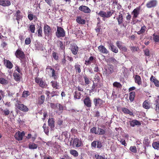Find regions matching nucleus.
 <instances>
[{
    "label": "nucleus",
    "instance_id": "obj_1",
    "mask_svg": "<svg viewBox=\"0 0 159 159\" xmlns=\"http://www.w3.org/2000/svg\"><path fill=\"white\" fill-rule=\"evenodd\" d=\"M113 14V12H111L110 11H107L105 12L104 11H100L98 14L99 16L103 18V20H105V18H109Z\"/></svg>",
    "mask_w": 159,
    "mask_h": 159
},
{
    "label": "nucleus",
    "instance_id": "obj_2",
    "mask_svg": "<svg viewBox=\"0 0 159 159\" xmlns=\"http://www.w3.org/2000/svg\"><path fill=\"white\" fill-rule=\"evenodd\" d=\"M93 102L96 107L99 108L103 107L105 102L99 98H97L93 99Z\"/></svg>",
    "mask_w": 159,
    "mask_h": 159
},
{
    "label": "nucleus",
    "instance_id": "obj_3",
    "mask_svg": "<svg viewBox=\"0 0 159 159\" xmlns=\"http://www.w3.org/2000/svg\"><path fill=\"white\" fill-rule=\"evenodd\" d=\"M47 69H49L50 76L53 78L54 80H56L59 77L58 74L55 70L51 67V66H48Z\"/></svg>",
    "mask_w": 159,
    "mask_h": 159
},
{
    "label": "nucleus",
    "instance_id": "obj_4",
    "mask_svg": "<svg viewBox=\"0 0 159 159\" xmlns=\"http://www.w3.org/2000/svg\"><path fill=\"white\" fill-rule=\"evenodd\" d=\"M56 35L58 38L64 37L65 35V31L63 28L57 26Z\"/></svg>",
    "mask_w": 159,
    "mask_h": 159
},
{
    "label": "nucleus",
    "instance_id": "obj_5",
    "mask_svg": "<svg viewBox=\"0 0 159 159\" xmlns=\"http://www.w3.org/2000/svg\"><path fill=\"white\" fill-rule=\"evenodd\" d=\"M84 106L86 107L90 108L92 107V102L91 98L88 96H85L83 100Z\"/></svg>",
    "mask_w": 159,
    "mask_h": 159
},
{
    "label": "nucleus",
    "instance_id": "obj_6",
    "mask_svg": "<svg viewBox=\"0 0 159 159\" xmlns=\"http://www.w3.org/2000/svg\"><path fill=\"white\" fill-rule=\"evenodd\" d=\"M35 82L39 84V86L42 88H45L47 84L46 82L43 80L42 78L35 77L34 79Z\"/></svg>",
    "mask_w": 159,
    "mask_h": 159
},
{
    "label": "nucleus",
    "instance_id": "obj_7",
    "mask_svg": "<svg viewBox=\"0 0 159 159\" xmlns=\"http://www.w3.org/2000/svg\"><path fill=\"white\" fill-rule=\"evenodd\" d=\"M15 55L17 58L20 59H23L25 58V54L21 48L16 50L15 53Z\"/></svg>",
    "mask_w": 159,
    "mask_h": 159
},
{
    "label": "nucleus",
    "instance_id": "obj_8",
    "mask_svg": "<svg viewBox=\"0 0 159 159\" xmlns=\"http://www.w3.org/2000/svg\"><path fill=\"white\" fill-rule=\"evenodd\" d=\"M14 19L16 20L18 24H19L20 20H21L23 18V16L21 15V13L19 10H18L16 11V12L14 16Z\"/></svg>",
    "mask_w": 159,
    "mask_h": 159
},
{
    "label": "nucleus",
    "instance_id": "obj_9",
    "mask_svg": "<svg viewBox=\"0 0 159 159\" xmlns=\"http://www.w3.org/2000/svg\"><path fill=\"white\" fill-rule=\"evenodd\" d=\"M43 29L44 34L45 36L48 37L51 34V29L50 26L46 24H45L44 26Z\"/></svg>",
    "mask_w": 159,
    "mask_h": 159
},
{
    "label": "nucleus",
    "instance_id": "obj_10",
    "mask_svg": "<svg viewBox=\"0 0 159 159\" xmlns=\"http://www.w3.org/2000/svg\"><path fill=\"white\" fill-rule=\"evenodd\" d=\"M16 106L18 109L22 111L26 112L29 111L27 107L23 104L18 103L16 105Z\"/></svg>",
    "mask_w": 159,
    "mask_h": 159
},
{
    "label": "nucleus",
    "instance_id": "obj_11",
    "mask_svg": "<svg viewBox=\"0 0 159 159\" xmlns=\"http://www.w3.org/2000/svg\"><path fill=\"white\" fill-rule=\"evenodd\" d=\"M157 0H151L147 3L146 6L148 8L154 7L157 6Z\"/></svg>",
    "mask_w": 159,
    "mask_h": 159
},
{
    "label": "nucleus",
    "instance_id": "obj_12",
    "mask_svg": "<svg viewBox=\"0 0 159 159\" xmlns=\"http://www.w3.org/2000/svg\"><path fill=\"white\" fill-rule=\"evenodd\" d=\"M79 9L80 11L86 13H90L91 11V9L88 7L84 5L80 6Z\"/></svg>",
    "mask_w": 159,
    "mask_h": 159
},
{
    "label": "nucleus",
    "instance_id": "obj_13",
    "mask_svg": "<svg viewBox=\"0 0 159 159\" xmlns=\"http://www.w3.org/2000/svg\"><path fill=\"white\" fill-rule=\"evenodd\" d=\"M91 145L94 148L97 147L98 148H100L102 147V144L101 141H94L91 143Z\"/></svg>",
    "mask_w": 159,
    "mask_h": 159
},
{
    "label": "nucleus",
    "instance_id": "obj_14",
    "mask_svg": "<svg viewBox=\"0 0 159 159\" xmlns=\"http://www.w3.org/2000/svg\"><path fill=\"white\" fill-rule=\"evenodd\" d=\"M25 135V133L24 131H22L21 132L20 131H18L15 134L14 137L16 140L18 141H21L22 140L23 136Z\"/></svg>",
    "mask_w": 159,
    "mask_h": 159
},
{
    "label": "nucleus",
    "instance_id": "obj_15",
    "mask_svg": "<svg viewBox=\"0 0 159 159\" xmlns=\"http://www.w3.org/2000/svg\"><path fill=\"white\" fill-rule=\"evenodd\" d=\"M48 126L50 127L51 130H53L55 126V121L53 118H49L48 120Z\"/></svg>",
    "mask_w": 159,
    "mask_h": 159
},
{
    "label": "nucleus",
    "instance_id": "obj_16",
    "mask_svg": "<svg viewBox=\"0 0 159 159\" xmlns=\"http://www.w3.org/2000/svg\"><path fill=\"white\" fill-rule=\"evenodd\" d=\"M72 145L75 146L76 147H80L81 145V140L77 138H74L72 142Z\"/></svg>",
    "mask_w": 159,
    "mask_h": 159
},
{
    "label": "nucleus",
    "instance_id": "obj_17",
    "mask_svg": "<svg viewBox=\"0 0 159 159\" xmlns=\"http://www.w3.org/2000/svg\"><path fill=\"white\" fill-rule=\"evenodd\" d=\"M11 5L10 0H0V5L3 7H8Z\"/></svg>",
    "mask_w": 159,
    "mask_h": 159
},
{
    "label": "nucleus",
    "instance_id": "obj_18",
    "mask_svg": "<svg viewBox=\"0 0 159 159\" xmlns=\"http://www.w3.org/2000/svg\"><path fill=\"white\" fill-rule=\"evenodd\" d=\"M143 107L144 108L147 109L150 108L151 107V105L150 101L148 100H145L143 104Z\"/></svg>",
    "mask_w": 159,
    "mask_h": 159
},
{
    "label": "nucleus",
    "instance_id": "obj_19",
    "mask_svg": "<svg viewBox=\"0 0 159 159\" xmlns=\"http://www.w3.org/2000/svg\"><path fill=\"white\" fill-rule=\"evenodd\" d=\"M4 63L7 68L11 69L13 67L12 63L9 60L4 59Z\"/></svg>",
    "mask_w": 159,
    "mask_h": 159
},
{
    "label": "nucleus",
    "instance_id": "obj_20",
    "mask_svg": "<svg viewBox=\"0 0 159 159\" xmlns=\"http://www.w3.org/2000/svg\"><path fill=\"white\" fill-rule=\"evenodd\" d=\"M150 81L154 84L157 87H159V81L155 77L152 75L150 78Z\"/></svg>",
    "mask_w": 159,
    "mask_h": 159
},
{
    "label": "nucleus",
    "instance_id": "obj_21",
    "mask_svg": "<svg viewBox=\"0 0 159 159\" xmlns=\"http://www.w3.org/2000/svg\"><path fill=\"white\" fill-rule=\"evenodd\" d=\"M98 49L100 52L102 53L107 54L108 53V51L103 45H101L99 46Z\"/></svg>",
    "mask_w": 159,
    "mask_h": 159
},
{
    "label": "nucleus",
    "instance_id": "obj_22",
    "mask_svg": "<svg viewBox=\"0 0 159 159\" xmlns=\"http://www.w3.org/2000/svg\"><path fill=\"white\" fill-rule=\"evenodd\" d=\"M140 9L139 8H136L134 9L132 12V13L133 14V19H135L138 17L139 14Z\"/></svg>",
    "mask_w": 159,
    "mask_h": 159
},
{
    "label": "nucleus",
    "instance_id": "obj_23",
    "mask_svg": "<svg viewBox=\"0 0 159 159\" xmlns=\"http://www.w3.org/2000/svg\"><path fill=\"white\" fill-rule=\"evenodd\" d=\"M13 76L15 81L17 82L20 81L21 76L19 73H18L15 71L13 74Z\"/></svg>",
    "mask_w": 159,
    "mask_h": 159
},
{
    "label": "nucleus",
    "instance_id": "obj_24",
    "mask_svg": "<svg viewBox=\"0 0 159 159\" xmlns=\"http://www.w3.org/2000/svg\"><path fill=\"white\" fill-rule=\"evenodd\" d=\"M121 111L125 114H128L130 116H133L134 113L133 112L130 111L128 108L126 107H122L121 109Z\"/></svg>",
    "mask_w": 159,
    "mask_h": 159
},
{
    "label": "nucleus",
    "instance_id": "obj_25",
    "mask_svg": "<svg viewBox=\"0 0 159 159\" xmlns=\"http://www.w3.org/2000/svg\"><path fill=\"white\" fill-rule=\"evenodd\" d=\"M51 85L54 89H59V84L57 81H52L51 82Z\"/></svg>",
    "mask_w": 159,
    "mask_h": 159
},
{
    "label": "nucleus",
    "instance_id": "obj_26",
    "mask_svg": "<svg viewBox=\"0 0 159 159\" xmlns=\"http://www.w3.org/2000/svg\"><path fill=\"white\" fill-rule=\"evenodd\" d=\"M134 79L135 83L139 85H140L142 84V80L140 76L136 75Z\"/></svg>",
    "mask_w": 159,
    "mask_h": 159
},
{
    "label": "nucleus",
    "instance_id": "obj_27",
    "mask_svg": "<svg viewBox=\"0 0 159 159\" xmlns=\"http://www.w3.org/2000/svg\"><path fill=\"white\" fill-rule=\"evenodd\" d=\"M141 125V123L136 120H134L130 121V125L131 126L134 127L135 125Z\"/></svg>",
    "mask_w": 159,
    "mask_h": 159
},
{
    "label": "nucleus",
    "instance_id": "obj_28",
    "mask_svg": "<svg viewBox=\"0 0 159 159\" xmlns=\"http://www.w3.org/2000/svg\"><path fill=\"white\" fill-rule=\"evenodd\" d=\"M78 47L77 45H74L72 46L71 50L72 53L75 55L77 54L78 51Z\"/></svg>",
    "mask_w": 159,
    "mask_h": 159
},
{
    "label": "nucleus",
    "instance_id": "obj_29",
    "mask_svg": "<svg viewBox=\"0 0 159 159\" xmlns=\"http://www.w3.org/2000/svg\"><path fill=\"white\" fill-rule=\"evenodd\" d=\"M76 22L79 24L84 25L85 23V20L81 18L80 16H77L76 19Z\"/></svg>",
    "mask_w": 159,
    "mask_h": 159
},
{
    "label": "nucleus",
    "instance_id": "obj_30",
    "mask_svg": "<svg viewBox=\"0 0 159 159\" xmlns=\"http://www.w3.org/2000/svg\"><path fill=\"white\" fill-rule=\"evenodd\" d=\"M146 29L147 28L146 26L144 25H143L142 26L140 30L137 32V33L139 35L143 34L145 32Z\"/></svg>",
    "mask_w": 159,
    "mask_h": 159
},
{
    "label": "nucleus",
    "instance_id": "obj_31",
    "mask_svg": "<svg viewBox=\"0 0 159 159\" xmlns=\"http://www.w3.org/2000/svg\"><path fill=\"white\" fill-rule=\"evenodd\" d=\"M45 99V96L43 95H42L38 98V104L41 105L43 104Z\"/></svg>",
    "mask_w": 159,
    "mask_h": 159
},
{
    "label": "nucleus",
    "instance_id": "obj_32",
    "mask_svg": "<svg viewBox=\"0 0 159 159\" xmlns=\"http://www.w3.org/2000/svg\"><path fill=\"white\" fill-rule=\"evenodd\" d=\"M82 93L77 91H75L74 93V97L75 99H80L81 98Z\"/></svg>",
    "mask_w": 159,
    "mask_h": 159
},
{
    "label": "nucleus",
    "instance_id": "obj_33",
    "mask_svg": "<svg viewBox=\"0 0 159 159\" xmlns=\"http://www.w3.org/2000/svg\"><path fill=\"white\" fill-rule=\"evenodd\" d=\"M135 96V93L134 92H131L129 94V99L131 102L133 101Z\"/></svg>",
    "mask_w": 159,
    "mask_h": 159
},
{
    "label": "nucleus",
    "instance_id": "obj_34",
    "mask_svg": "<svg viewBox=\"0 0 159 159\" xmlns=\"http://www.w3.org/2000/svg\"><path fill=\"white\" fill-rule=\"evenodd\" d=\"M116 19L118 21V24L119 25L121 24L123 22V16L122 14L120 13L118 17L116 18Z\"/></svg>",
    "mask_w": 159,
    "mask_h": 159
},
{
    "label": "nucleus",
    "instance_id": "obj_35",
    "mask_svg": "<svg viewBox=\"0 0 159 159\" xmlns=\"http://www.w3.org/2000/svg\"><path fill=\"white\" fill-rule=\"evenodd\" d=\"M28 30L30 31L31 33H34L35 30V25L32 23L30 25L29 27Z\"/></svg>",
    "mask_w": 159,
    "mask_h": 159
},
{
    "label": "nucleus",
    "instance_id": "obj_36",
    "mask_svg": "<svg viewBox=\"0 0 159 159\" xmlns=\"http://www.w3.org/2000/svg\"><path fill=\"white\" fill-rule=\"evenodd\" d=\"M1 111L2 112L1 114L3 116H7L10 114V111L8 109H6L3 110V109H1Z\"/></svg>",
    "mask_w": 159,
    "mask_h": 159
},
{
    "label": "nucleus",
    "instance_id": "obj_37",
    "mask_svg": "<svg viewBox=\"0 0 159 159\" xmlns=\"http://www.w3.org/2000/svg\"><path fill=\"white\" fill-rule=\"evenodd\" d=\"M81 66L79 64L76 63L75 66V72L77 73H80L81 72V70L80 69Z\"/></svg>",
    "mask_w": 159,
    "mask_h": 159
},
{
    "label": "nucleus",
    "instance_id": "obj_38",
    "mask_svg": "<svg viewBox=\"0 0 159 159\" xmlns=\"http://www.w3.org/2000/svg\"><path fill=\"white\" fill-rule=\"evenodd\" d=\"M44 131L47 135H49V127L48 126L46 123H44L43 126Z\"/></svg>",
    "mask_w": 159,
    "mask_h": 159
},
{
    "label": "nucleus",
    "instance_id": "obj_39",
    "mask_svg": "<svg viewBox=\"0 0 159 159\" xmlns=\"http://www.w3.org/2000/svg\"><path fill=\"white\" fill-rule=\"evenodd\" d=\"M38 146V145L35 144L34 143H30L29 144V148L31 149H36Z\"/></svg>",
    "mask_w": 159,
    "mask_h": 159
},
{
    "label": "nucleus",
    "instance_id": "obj_40",
    "mask_svg": "<svg viewBox=\"0 0 159 159\" xmlns=\"http://www.w3.org/2000/svg\"><path fill=\"white\" fill-rule=\"evenodd\" d=\"M58 45L60 47V49L64 51L65 49V46L63 44V43L61 41H59L58 42Z\"/></svg>",
    "mask_w": 159,
    "mask_h": 159
},
{
    "label": "nucleus",
    "instance_id": "obj_41",
    "mask_svg": "<svg viewBox=\"0 0 159 159\" xmlns=\"http://www.w3.org/2000/svg\"><path fill=\"white\" fill-rule=\"evenodd\" d=\"M154 105H155V109L157 111L159 112V99H156L154 103Z\"/></svg>",
    "mask_w": 159,
    "mask_h": 159
},
{
    "label": "nucleus",
    "instance_id": "obj_42",
    "mask_svg": "<svg viewBox=\"0 0 159 159\" xmlns=\"http://www.w3.org/2000/svg\"><path fill=\"white\" fill-rule=\"evenodd\" d=\"M70 154L73 155L74 157H76L78 156V152L75 150L74 149H71L70 151Z\"/></svg>",
    "mask_w": 159,
    "mask_h": 159
},
{
    "label": "nucleus",
    "instance_id": "obj_43",
    "mask_svg": "<svg viewBox=\"0 0 159 159\" xmlns=\"http://www.w3.org/2000/svg\"><path fill=\"white\" fill-rule=\"evenodd\" d=\"M97 84L93 83L91 89L90 90V92L92 93L94 92H96L97 91Z\"/></svg>",
    "mask_w": 159,
    "mask_h": 159
},
{
    "label": "nucleus",
    "instance_id": "obj_44",
    "mask_svg": "<svg viewBox=\"0 0 159 159\" xmlns=\"http://www.w3.org/2000/svg\"><path fill=\"white\" fill-rule=\"evenodd\" d=\"M150 141L148 138H145L143 142V143L146 147H148L149 146Z\"/></svg>",
    "mask_w": 159,
    "mask_h": 159
},
{
    "label": "nucleus",
    "instance_id": "obj_45",
    "mask_svg": "<svg viewBox=\"0 0 159 159\" xmlns=\"http://www.w3.org/2000/svg\"><path fill=\"white\" fill-rule=\"evenodd\" d=\"M113 86L114 87H116L118 88H121L122 86L120 83L116 81L113 83Z\"/></svg>",
    "mask_w": 159,
    "mask_h": 159
},
{
    "label": "nucleus",
    "instance_id": "obj_46",
    "mask_svg": "<svg viewBox=\"0 0 159 159\" xmlns=\"http://www.w3.org/2000/svg\"><path fill=\"white\" fill-rule=\"evenodd\" d=\"M105 132H106L105 130L99 128H98L97 134L99 135H104L105 134Z\"/></svg>",
    "mask_w": 159,
    "mask_h": 159
},
{
    "label": "nucleus",
    "instance_id": "obj_47",
    "mask_svg": "<svg viewBox=\"0 0 159 159\" xmlns=\"http://www.w3.org/2000/svg\"><path fill=\"white\" fill-rule=\"evenodd\" d=\"M38 36L39 37H42V28L41 26L39 27L38 30Z\"/></svg>",
    "mask_w": 159,
    "mask_h": 159
},
{
    "label": "nucleus",
    "instance_id": "obj_48",
    "mask_svg": "<svg viewBox=\"0 0 159 159\" xmlns=\"http://www.w3.org/2000/svg\"><path fill=\"white\" fill-rule=\"evenodd\" d=\"M153 148L155 149H159V141L153 142L152 144Z\"/></svg>",
    "mask_w": 159,
    "mask_h": 159
},
{
    "label": "nucleus",
    "instance_id": "obj_49",
    "mask_svg": "<svg viewBox=\"0 0 159 159\" xmlns=\"http://www.w3.org/2000/svg\"><path fill=\"white\" fill-rule=\"evenodd\" d=\"M30 95V93L28 91H24L22 94V97L24 98H27Z\"/></svg>",
    "mask_w": 159,
    "mask_h": 159
},
{
    "label": "nucleus",
    "instance_id": "obj_50",
    "mask_svg": "<svg viewBox=\"0 0 159 159\" xmlns=\"http://www.w3.org/2000/svg\"><path fill=\"white\" fill-rule=\"evenodd\" d=\"M153 40L156 43L159 42V35L156 34L155 33L153 35Z\"/></svg>",
    "mask_w": 159,
    "mask_h": 159
},
{
    "label": "nucleus",
    "instance_id": "obj_51",
    "mask_svg": "<svg viewBox=\"0 0 159 159\" xmlns=\"http://www.w3.org/2000/svg\"><path fill=\"white\" fill-rule=\"evenodd\" d=\"M8 83V81L3 78H0V83L2 84H6Z\"/></svg>",
    "mask_w": 159,
    "mask_h": 159
},
{
    "label": "nucleus",
    "instance_id": "obj_52",
    "mask_svg": "<svg viewBox=\"0 0 159 159\" xmlns=\"http://www.w3.org/2000/svg\"><path fill=\"white\" fill-rule=\"evenodd\" d=\"M83 78L84 80L85 85L89 84L90 83V81L89 78L86 76H84Z\"/></svg>",
    "mask_w": 159,
    "mask_h": 159
},
{
    "label": "nucleus",
    "instance_id": "obj_53",
    "mask_svg": "<svg viewBox=\"0 0 159 159\" xmlns=\"http://www.w3.org/2000/svg\"><path fill=\"white\" fill-rule=\"evenodd\" d=\"M51 96L52 97H53L55 96H57L59 95V93L57 91H53L51 93Z\"/></svg>",
    "mask_w": 159,
    "mask_h": 159
},
{
    "label": "nucleus",
    "instance_id": "obj_54",
    "mask_svg": "<svg viewBox=\"0 0 159 159\" xmlns=\"http://www.w3.org/2000/svg\"><path fill=\"white\" fill-rule=\"evenodd\" d=\"M130 150L132 152L136 153L137 152L136 147L135 146H131L129 148Z\"/></svg>",
    "mask_w": 159,
    "mask_h": 159
},
{
    "label": "nucleus",
    "instance_id": "obj_55",
    "mask_svg": "<svg viewBox=\"0 0 159 159\" xmlns=\"http://www.w3.org/2000/svg\"><path fill=\"white\" fill-rule=\"evenodd\" d=\"M111 51L115 53H117L118 52V50L116 47L114 45L112 46L111 48Z\"/></svg>",
    "mask_w": 159,
    "mask_h": 159
},
{
    "label": "nucleus",
    "instance_id": "obj_56",
    "mask_svg": "<svg viewBox=\"0 0 159 159\" xmlns=\"http://www.w3.org/2000/svg\"><path fill=\"white\" fill-rule=\"evenodd\" d=\"M144 55L146 56H150V52L149 50L146 48L143 50Z\"/></svg>",
    "mask_w": 159,
    "mask_h": 159
},
{
    "label": "nucleus",
    "instance_id": "obj_57",
    "mask_svg": "<svg viewBox=\"0 0 159 159\" xmlns=\"http://www.w3.org/2000/svg\"><path fill=\"white\" fill-rule=\"evenodd\" d=\"M96 130V127H93L90 129V132L93 133H94L96 134H97V133L98 132V131H97Z\"/></svg>",
    "mask_w": 159,
    "mask_h": 159
},
{
    "label": "nucleus",
    "instance_id": "obj_58",
    "mask_svg": "<svg viewBox=\"0 0 159 159\" xmlns=\"http://www.w3.org/2000/svg\"><path fill=\"white\" fill-rule=\"evenodd\" d=\"M57 123L58 125L61 126L63 124V120L62 119H59L57 121Z\"/></svg>",
    "mask_w": 159,
    "mask_h": 159
},
{
    "label": "nucleus",
    "instance_id": "obj_59",
    "mask_svg": "<svg viewBox=\"0 0 159 159\" xmlns=\"http://www.w3.org/2000/svg\"><path fill=\"white\" fill-rule=\"evenodd\" d=\"M122 43L121 42L119 41H117L116 42V45L119 49L123 46L122 45Z\"/></svg>",
    "mask_w": 159,
    "mask_h": 159
},
{
    "label": "nucleus",
    "instance_id": "obj_60",
    "mask_svg": "<svg viewBox=\"0 0 159 159\" xmlns=\"http://www.w3.org/2000/svg\"><path fill=\"white\" fill-rule=\"evenodd\" d=\"M58 103L54 104L50 103V107L52 109H55L58 106Z\"/></svg>",
    "mask_w": 159,
    "mask_h": 159
},
{
    "label": "nucleus",
    "instance_id": "obj_61",
    "mask_svg": "<svg viewBox=\"0 0 159 159\" xmlns=\"http://www.w3.org/2000/svg\"><path fill=\"white\" fill-rule=\"evenodd\" d=\"M34 16V14L31 13L28 14V17L30 21H31L33 19Z\"/></svg>",
    "mask_w": 159,
    "mask_h": 159
},
{
    "label": "nucleus",
    "instance_id": "obj_62",
    "mask_svg": "<svg viewBox=\"0 0 159 159\" xmlns=\"http://www.w3.org/2000/svg\"><path fill=\"white\" fill-rule=\"evenodd\" d=\"M31 43V39L30 38H27L25 41V44L26 45L29 44Z\"/></svg>",
    "mask_w": 159,
    "mask_h": 159
},
{
    "label": "nucleus",
    "instance_id": "obj_63",
    "mask_svg": "<svg viewBox=\"0 0 159 159\" xmlns=\"http://www.w3.org/2000/svg\"><path fill=\"white\" fill-rule=\"evenodd\" d=\"M66 59L65 56L64 55L63 58L62 59L61 61V64L64 66L66 64Z\"/></svg>",
    "mask_w": 159,
    "mask_h": 159
},
{
    "label": "nucleus",
    "instance_id": "obj_64",
    "mask_svg": "<svg viewBox=\"0 0 159 159\" xmlns=\"http://www.w3.org/2000/svg\"><path fill=\"white\" fill-rule=\"evenodd\" d=\"M52 57L53 58L56 60L58 59L59 57L57 55V53L55 52L52 53Z\"/></svg>",
    "mask_w": 159,
    "mask_h": 159
}]
</instances>
